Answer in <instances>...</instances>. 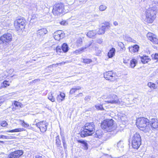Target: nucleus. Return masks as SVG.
Returning <instances> with one entry per match:
<instances>
[{
	"mask_svg": "<svg viewBox=\"0 0 158 158\" xmlns=\"http://www.w3.org/2000/svg\"><path fill=\"white\" fill-rule=\"evenodd\" d=\"M8 139L9 138L7 136L2 135H0V139Z\"/></svg>",
	"mask_w": 158,
	"mask_h": 158,
	"instance_id": "45",
	"label": "nucleus"
},
{
	"mask_svg": "<svg viewBox=\"0 0 158 158\" xmlns=\"http://www.w3.org/2000/svg\"><path fill=\"white\" fill-rule=\"evenodd\" d=\"M130 41L133 43H136V41L135 40L132 39H131V40Z\"/></svg>",
	"mask_w": 158,
	"mask_h": 158,
	"instance_id": "51",
	"label": "nucleus"
},
{
	"mask_svg": "<svg viewBox=\"0 0 158 158\" xmlns=\"http://www.w3.org/2000/svg\"><path fill=\"white\" fill-rule=\"evenodd\" d=\"M114 125V120L112 119H106L103 120L101 123V127L103 129L112 128Z\"/></svg>",
	"mask_w": 158,
	"mask_h": 158,
	"instance_id": "9",
	"label": "nucleus"
},
{
	"mask_svg": "<svg viewBox=\"0 0 158 158\" xmlns=\"http://www.w3.org/2000/svg\"><path fill=\"white\" fill-rule=\"evenodd\" d=\"M102 136V135L101 134H98L97 131H96L95 134V137L96 138H100Z\"/></svg>",
	"mask_w": 158,
	"mask_h": 158,
	"instance_id": "46",
	"label": "nucleus"
},
{
	"mask_svg": "<svg viewBox=\"0 0 158 158\" xmlns=\"http://www.w3.org/2000/svg\"><path fill=\"white\" fill-rule=\"evenodd\" d=\"M15 137H12L11 138L13 139V138H15Z\"/></svg>",
	"mask_w": 158,
	"mask_h": 158,
	"instance_id": "58",
	"label": "nucleus"
},
{
	"mask_svg": "<svg viewBox=\"0 0 158 158\" xmlns=\"http://www.w3.org/2000/svg\"><path fill=\"white\" fill-rule=\"evenodd\" d=\"M115 49L114 48H111L109 51L107 53V56L109 58H111L115 55Z\"/></svg>",
	"mask_w": 158,
	"mask_h": 158,
	"instance_id": "26",
	"label": "nucleus"
},
{
	"mask_svg": "<svg viewBox=\"0 0 158 158\" xmlns=\"http://www.w3.org/2000/svg\"><path fill=\"white\" fill-rule=\"evenodd\" d=\"M56 52L60 55L62 53H66L69 50V48L68 44L66 43L63 44L60 47L59 46H57L55 48Z\"/></svg>",
	"mask_w": 158,
	"mask_h": 158,
	"instance_id": "11",
	"label": "nucleus"
},
{
	"mask_svg": "<svg viewBox=\"0 0 158 158\" xmlns=\"http://www.w3.org/2000/svg\"><path fill=\"white\" fill-rule=\"evenodd\" d=\"M65 97V94L64 92H60L56 97L57 101L58 102H60L64 100Z\"/></svg>",
	"mask_w": 158,
	"mask_h": 158,
	"instance_id": "20",
	"label": "nucleus"
},
{
	"mask_svg": "<svg viewBox=\"0 0 158 158\" xmlns=\"http://www.w3.org/2000/svg\"><path fill=\"white\" fill-rule=\"evenodd\" d=\"M149 124L153 130L156 129L158 128V120L156 118H152L150 121Z\"/></svg>",
	"mask_w": 158,
	"mask_h": 158,
	"instance_id": "16",
	"label": "nucleus"
},
{
	"mask_svg": "<svg viewBox=\"0 0 158 158\" xmlns=\"http://www.w3.org/2000/svg\"><path fill=\"white\" fill-rule=\"evenodd\" d=\"M131 140L141 142V137L140 134L138 132L135 133L133 135Z\"/></svg>",
	"mask_w": 158,
	"mask_h": 158,
	"instance_id": "21",
	"label": "nucleus"
},
{
	"mask_svg": "<svg viewBox=\"0 0 158 158\" xmlns=\"http://www.w3.org/2000/svg\"><path fill=\"white\" fill-rule=\"evenodd\" d=\"M102 42L103 40L102 39H99L97 40V42L99 44H102Z\"/></svg>",
	"mask_w": 158,
	"mask_h": 158,
	"instance_id": "50",
	"label": "nucleus"
},
{
	"mask_svg": "<svg viewBox=\"0 0 158 158\" xmlns=\"http://www.w3.org/2000/svg\"><path fill=\"white\" fill-rule=\"evenodd\" d=\"M81 87L79 86L76 87H73L71 88L70 90L69 93L70 94H73L76 93L81 89Z\"/></svg>",
	"mask_w": 158,
	"mask_h": 158,
	"instance_id": "25",
	"label": "nucleus"
},
{
	"mask_svg": "<svg viewBox=\"0 0 158 158\" xmlns=\"http://www.w3.org/2000/svg\"><path fill=\"white\" fill-rule=\"evenodd\" d=\"M131 146L133 148L138 149L141 144V142L131 140Z\"/></svg>",
	"mask_w": 158,
	"mask_h": 158,
	"instance_id": "19",
	"label": "nucleus"
},
{
	"mask_svg": "<svg viewBox=\"0 0 158 158\" xmlns=\"http://www.w3.org/2000/svg\"><path fill=\"white\" fill-rule=\"evenodd\" d=\"M62 141L64 148L66 149L67 148V144L66 143V140L64 138L62 139Z\"/></svg>",
	"mask_w": 158,
	"mask_h": 158,
	"instance_id": "44",
	"label": "nucleus"
},
{
	"mask_svg": "<svg viewBox=\"0 0 158 158\" xmlns=\"http://www.w3.org/2000/svg\"><path fill=\"white\" fill-rule=\"evenodd\" d=\"M130 60V58L129 57H126L123 59V62L125 64L129 63Z\"/></svg>",
	"mask_w": 158,
	"mask_h": 158,
	"instance_id": "42",
	"label": "nucleus"
},
{
	"mask_svg": "<svg viewBox=\"0 0 158 158\" xmlns=\"http://www.w3.org/2000/svg\"><path fill=\"white\" fill-rule=\"evenodd\" d=\"M77 142L78 143H81L84 144V147L85 149L87 150L88 149V145L86 141L84 140H77Z\"/></svg>",
	"mask_w": 158,
	"mask_h": 158,
	"instance_id": "31",
	"label": "nucleus"
},
{
	"mask_svg": "<svg viewBox=\"0 0 158 158\" xmlns=\"http://www.w3.org/2000/svg\"><path fill=\"white\" fill-rule=\"evenodd\" d=\"M103 104H98L95 105L94 106L98 110H104L105 109Z\"/></svg>",
	"mask_w": 158,
	"mask_h": 158,
	"instance_id": "30",
	"label": "nucleus"
},
{
	"mask_svg": "<svg viewBox=\"0 0 158 158\" xmlns=\"http://www.w3.org/2000/svg\"><path fill=\"white\" fill-rule=\"evenodd\" d=\"M80 135L82 138L92 135L95 131V125L93 122L86 123L82 127Z\"/></svg>",
	"mask_w": 158,
	"mask_h": 158,
	"instance_id": "1",
	"label": "nucleus"
},
{
	"mask_svg": "<svg viewBox=\"0 0 158 158\" xmlns=\"http://www.w3.org/2000/svg\"><path fill=\"white\" fill-rule=\"evenodd\" d=\"M11 82V81L4 80L2 83L1 88H6L10 86Z\"/></svg>",
	"mask_w": 158,
	"mask_h": 158,
	"instance_id": "24",
	"label": "nucleus"
},
{
	"mask_svg": "<svg viewBox=\"0 0 158 158\" xmlns=\"http://www.w3.org/2000/svg\"><path fill=\"white\" fill-rule=\"evenodd\" d=\"M118 45L120 50L125 49V46L122 42H118Z\"/></svg>",
	"mask_w": 158,
	"mask_h": 158,
	"instance_id": "36",
	"label": "nucleus"
},
{
	"mask_svg": "<svg viewBox=\"0 0 158 158\" xmlns=\"http://www.w3.org/2000/svg\"><path fill=\"white\" fill-rule=\"evenodd\" d=\"M3 101L2 98H0V106H1V104L3 103Z\"/></svg>",
	"mask_w": 158,
	"mask_h": 158,
	"instance_id": "53",
	"label": "nucleus"
},
{
	"mask_svg": "<svg viewBox=\"0 0 158 158\" xmlns=\"http://www.w3.org/2000/svg\"><path fill=\"white\" fill-rule=\"evenodd\" d=\"M82 39L81 37L78 38L76 41V44L78 46L81 45L82 43Z\"/></svg>",
	"mask_w": 158,
	"mask_h": 158,
	"instance_id": "37",
	"label": "nucleus"
},
{
	"mask_svg": "<svg viewBox=\"0 0 158 158\" xmlns=\"http://www.w3.org/2000/svg\"><path fill=\"white\" fill-rule=\"evenodd\" d=\"M13 72L12 70L11 71L10 70H9L7 72V73H8V74L7 76L6 77H13V75L12 74V73Z\"/></svg>",
	"mask_w": 158,
	"mask_h": 158,
	"instance_id": "43",
	"label": "nucleus"
},
{
	"mask_svg": "<svg viewBox=\"0 0 158 158\" xmlns=\"http://www.w3.org/2000/svg\"><path fill=\"white\" fill-rule=\"evenodd\" d=\"M64 5L61 2L56 3L53 6L52 13L55 15H59L64 12Z\"/></svg>",
	"mask_w": 158,
	"mask_h": 158,
	"instance_id": "5",
	"label": "nucleus"
},
{
	"mask_svg": "<svg viewBox=\"0 0 158 158\" xmlns=\"http://www.w3.org/2000/svg\"><path fill=\"white\" fill-rule=\"evenodd\" d=\"M128 49L130 52L131 53H135L139 51V46L137 44H135L130 46L128 48Z\"/></svg>",
	"mask_w": 158,
	"mask_h": 158,
	"instance_id": "17",
	"label": "nucleus"
},
{
	"mask_svg": "<svg viewBox=\"0 0 158 158\" xmlns=\"http://www.w3.org/2000/svg\"><path fill=\"white\" fill-rule=\"evenodd\" d=\"M86 48V47H82L80 48H79V50H80V52L81 53L84 52L85 49Z\"/></svg>",
	"mask_w": 158,
	"mask_h": 158,
	"instance_id": "48",
	"label": "nucleus"
},
{
	"mask_svg": "<svg viewBox=\"0 0 158 158\" xmlns=\"http://www.w3.org/2000/svg\"><path fill=\"white\" fill-rule=\"evenodd\" d=\"M12 36L11 34L7 32L0 37V44L4 45H8L12 41Z\"/></svg>",
	"mask_w": 158,
	"mask_h": 158,
	"instance_id": "6",
	"label": "nucleus"
},
{
	"mask_svg": "<svg viewBox=\"0 0 158 158\" xmlns=\"http://www.w3.org/2000/svg\"><path fill=\"white\" fill-rule=\"evenodd\" d=\"M12 109H13V110H15V108H13Z\"/></svg>",
	"mask_w": 158,
	"mask_h": 158,
	"instance_id": "57",
	"label": "nucleus"
},
{
	"mask_svg": "<svg viewBox=\"0 0 158 158\" xmlns=\"http://www.w3.org/2000/svg\"><path fill=\"white\" fill-rule=\"evenodd\" d=\"M19 122H21V125L24 128H28L29 127L28 123L25 122L23 120H20Z\"/></svg>",
	"mask_w": 158,
	"mask_h": 158,
	"instance_id": "35",
	"label": "nucleus"
},
{
	"mask_svg": "<svg viewBox=\"0 0 158 158\" xmlns=\"http://www.w3.org/2000/svg\"><path fill=\"white\" fill-rule=\"evenodd\" d=\"M48 98L52 102H54L55 101V98L53 92H51L48 94Z\"/></svg>",
	"mask_w": 158,
	"mask_h": 158,
	"instance_id": "32",
	"label": "nucleus"
},
{
	"mask_svg": "<svg viewBox=\"0 0 158 158\" xmlns=\"http://www.w3.org/2000/svg\"><path fill=\"white\" fill-rule=\"evenodd\" d=\"M152 59L155 60L156 62H158V53H156L152 57Z\"/></svg>",
	"mask_w": 158,
	"mask_h": 158,
	"instance_id": "41",
	"label": "nucleus"
},
{
	"mask_svg": "<svg viewBox=\"0 0 158 158\" xmlns=\"http://www.w3.org/2000/svg\"><path fill=\"white\" fill-rule=\"evenodd\" d=\"M156 18V11L149 8L145 12V21L148 24L152 23Z\"/></svg>",
	"mask_w": 158,
	"mask_h": 158,
	"instance_id": "4",
	"label": "nucleus"
},
{
	"mask_svg": "<svg viewBox=\"0 0 158 158\" xmlns=\"http://www.w3.org/2000/svg\"><path fill=\"white\" fill-rule=\"evenodd\" d=\"M147 37L153 44H158V37L156 35L152 33L148 32L147 34Z\"/></svg>",
	"mask_w": 158,
	"mask_h": 158,
	"instance_id": "13",
	"label": "nucleus"
},
{
	"mask_svg": "<svg viewBox=\"0 0 158 158\" xmlns=\"http://www.w3.org/2000/svg\"><path fill=\"white\" fill-rule=\"evenodd\" d=\"M103 24L99 27L97 31V33L98 35H103L105 34L106 29H109L110 27V24L109 22H105L102 23Z\"/></svg>",
	"mask_w": 158,
	"mask_h": 158,
	"instance_id": "12",
	"label": "nucleus"
},
{
	"mask_svg": "<svg viewBox=\"0 0 158 158\" xmlns=\"http://www.w3.org/2000/svg\"><path fill=\"white\" fill-rule=\"evenodd\" d=\"M0 143H4V142L3 141H2L0 140Z\"/></svg>",
	"mask_w": 158,
	"mask_h": 158,
	"instance_id": "55",
	"label": "nucleus"
},
{
	"mask_svg": "<svg viewBox=\"0 0 158 158\" xmlns=\"http://www.w3.org/2000/svg\"><path fill=\"white\" fill-rule=\"evenodd\" d=\"M74 52L76 54H78L81 53V52H80V50L79 49L75 50L74 51Z\"/></svg>",
	"mask_w": 158,
	"mask_h": 158,
	"instance_id": "47",
	"label": "nucleus"
},
{
	"mask_svg": "<svg viewBox=\"0 0 158 158\" xmlns=\"http://www.w3.org/2000/svg\"><path fill=\"white\" fill-rule=\"evenodd\" d=\"M0 126L2 127H6L8 125V124L6 121L5 120L2 121L0 123Z\"/></svg>",
	"mask_w": 158,
	"mask_h": 158,
	"instance_id": "38",
	"label": "nucleus"
},
{
	"mask_svg": "<svg viewBox=\"0 0 158 158\" xmlns=\"http://www.w3.org/2000/svg\"><path fill=\"white\" fill-rule=\"evenodd\" d=\"M23 153V151L22 150H16L10 153L7 158H19Z\"/></svg>",
	"mask_w": 158,
	"mask_h": 158,
	"instance_id": "15",
	"label": "nucleus"
},
{
	"mask_svg": "<svg viewBox=\"0 0 158 158\" xmlns=\"http://www.w3.org/2000/svg\"><path fill=\"white\" fill-rule=\"evenodd\" d=\"M64 35L65 34L63 31L58 30L54 33L53 37L56 40L59 41L64 38Z\"/></svg>",
	"mask_w": 158,
	"mask_h": 158,
	"instance_id": "14",
	"label": "nucleus"
},
{
	"mask_svg": "<svg viewBox=\"0 0 158 158\" xmlns=\"http://www.w3.org/2000/svg\"><path fill=\"white\" fill-rule=\"evenodd\" d=\"M137 60L135 59H132L131 61L130 62V66L132 68H134L136 64L137 63Z\"/></svg>",
	"mask_w": 158,
	"mask_h": 158,
	"instance_id": "34",
	"label": "nucleus"
},
{
	"mask_svg": "<svg viewBox=\"0 0 158 158\" xmlns=\"http://www.w3.org/2000/svg\"><path fill=\"white\" fill-rule=\"evenodd\" d=\"M82 94V93H79V94L77 95V96H79V95L80 94Z\"/></svg>",
	"mask_w": 158,
	"mask_h": 158,
	"instance_id": "56",
	"label": "nucleus"
},
{
	"mask_svg": "<svg viewBox=\"0 0 158 158\" xmlns=\"http://www.w3.org/2000/svg\"><path fill=\"white\" fill-rule=\"evenodd\" d=\"M113 24L115 26H117L118 25V23L117 21L114 22Z\"/></svg>",
	"mask_w": 158,
	"mask_h": 158,
	"instance_id": "52",
	"label": "nucleus"
},
{
	"mask_svg": "<svg viewBox=\"0 0 158 158\" xmlns=\"http://www.w3.org/2000/svg\"><path fill=\"white\" fill-rule=\"evenodd\" d=\"M106 8V6L103 5H100L99 7V9L101 11L105 10Z\"/></svg>",
	"mask_w": 158,
	"mask_h": 158,
	"instance_id": "40",
	"label": "nucleus"
},
{
	"mask_svg": "<svg viewBox=\"0 0 158 158\" xmlns=\"http://www.w3.org/2000/svg\"><path fill=\"white\" fill-rule=\"evenodd\" d=\"M35 158H43L42 156H36Z\"/></svg>",
	"mask_w": 158,
	"mask_h": 158,
	"instance_id": "54",
	"label": "nucleus"
},
{
	"mask_svg": "<svg viewBox=\"0 0 158 158\" xmlns=\"http://www.w3.org/2000/svg\"><path fill=\"white\" fill-rule=\"evenodd\" d=\"M13 104L17 108H22L23 107V105L21 102L17 101H14Z\"/></svg>",
	"mask_w": 158,
	"mask_h": 158,
	"instance_id": "33",
	"label": "nucleus"
},
{
	"mask_svg": "<svg viewBox=\"0 0 158 158\" xmlns=\"http://www.w3.org/2000/svg\"><path fill=\"white\" fill-rule=\"evenodd\" d=\"M147 85L151 89H155L157 88V87L156 84L151 82H148V83Z\"/></svg>",
	"mask_w": 158,
	"mask_h": 158,
	"instance_id": "29",
	"label": "nucleus"
},
{
	"mask_svg": "<svg viewBox=\"0 0 158 158\" xmlns=\"http://www.w3.org/2000/svg\"><path fill=\"white\" fill-rule=\"evenodd\" d=\"M97 34V32L94 30H90L87 32L86 34V35L88 37L90 38H94L96 35Z\"/></svg>",
	"mask_w": 158,
	"mask_h": 158,
	"instance_id": "23",
	"label": "nucleus"
},
{
	"mask_svg": "<svg viewBox=\"0 0 158 158\" xmlns=\"http://www.w3.org/2000/svg\"><path fill=\"white\" fill-rule=\"evenodd\" d=\"M25 131V129L23 128H17L10 130H8L6 131V132H18Z\"/></svg>",
	"mask_w": 158,
	"mask_h": 158,
	"instance_id": "27",
	"label": "nucleus"
},
{
	"mask_svg": "<svg viewBox=\"0 0 158 158\" xmlns=\"http://www.w3.org/2000/svg\"><path fill=\"white\" fill-rule=\"evenodd\" d=\"M56 140V144L57 147L62 148V146L61 145V140L60 139V136L59 135H57L55 138Z\"/></svg>",
	"mask_w": 158,
	"mask_h": 158,
	"instance_id": "28",
	"label": "nucleus"
},
{
	"mask_svg": "<svg viewBox=\"0 0 158 158\" xmlns=\"http://www.w3.org/2000/svg\"><path fill=\"white\" fill-rule=\"evenodd\" d=\"M140 59L141 62L143 64L147 63L151 60L150 57L146 55H143L141 56Z\"/></svg>",
	"mask_w": 158,
	"mask_h": 158,
	"instance_id": "22",
	"label": "nucleus"
},
{
	"mask_svg": "<svg viewBox=\"0 0 158 158\" xmlns=\"http://www.w3.org/2000/svg\"><path fill=\"white\" fill-rule=\"evenodd\" d=\"M27 21L23 17L17 18L14 22L13 25L16 31H21L24 30L27 24Z\"/></svg>",
	"mask_w": 158,
	"mask_h": 158,
	"instance_id": "3",
	"label": "nucleus"
},
{
	"mask_svg": "<svg viewBox=\"0 0 158 158\" xmlns=\"http://www.w3.org/2000/svg\"><path fill=\"white\" fill-rule=\"evenodd\" d=\"M150 120L148 118L143 117H138L136 118L135 124L140 130L144 132H147L150 130L149 126Z\"/></svg>",
	"mask_w": 158,
	"mask_h": 158,
	"instance_id": "2",
	"label": "nucleus"
},
{
	"mask_svg": "<svg viewBox=\"0 0 158 158\" xmlns=\"http://www.w3.org/2000/svg\"><path fill=\"white\" fill-rule=\"evenodd\" d=\"M48 33V31L45 28H42L38 30L37 32V35L38 36L43 37Z\"/></svg>",
	"mask_w": 158,
	"mask_h": 158,
	"instance_id": "18",
	"label": "nucleus"
},
{
	"mask_svg": "<svg viewBox=\"0 0 158 158\" xmlns=\"http://www.w3.org/2000/svg\"><path fill=\"white\" fill-rule=\"evenodd\" d=\"M66 23V21H64V20H63V21H61L60 22V24L61 25H65Z\"/></svg>",
	"mask_w": 158,
	"mask_h": 158,
	"instance_id": "49",
	"label": "nucleus"
},
{
	"mask_svg": "<svg viewBox=\"0 0 158 158\" xmlns=\"http://www.w3.org/2000/svg\"><path fill=\"white\" fill-rule=\"evenodd\" d=\"M103 77L106 80L112 82L117 79L118 76L116 72L111 70L104 73Z\"/></svg>",
	"mask_w": 158,
	"mask_h": 158,
	"instance_id": "7",
	"label": "nucleus"
},
{
	"mask_svg": "<svg viewBox=\"0 0 158 158\" xmlns=\"http://www.w3.org/2000/svg\"><path fill=\"white\" fill-rule=\"evenodd\" d=\"M107 98L108 100L105 102L108 104H119L120 102L117 95L114 94H111L108 96Z\"/></svg>",
	"mask_w": 158,
	"mask_h": 158,
	"instance_id": "8",
	"label": "nucleus"
},
{
	"mask_svg": "<svg viewBox=\"0 0 158 158\" xmlns=\"http://www.w3.org/2000/svg\"><path fill=\"white\" fill-rule=\"evenodd\" d=\"M36 126L40 130L42 133H44L47 130L48 123L46 121H40L35 124Z\"/></svg>",
	"mask_w": 158,
	"mask_h": 158,
	"instance_id": "10",
	"label": "nucleus"
},
{
	"mask_svg": "<svg viewBox=\"0 0 158 158\" xmlns=\"http://www.w3.org/2000/svg\"><path fill=\"white\" fill-rule=\"evenodd\" d=\"M92 61L91 59H83V63L86 64H88L92 62Z\"/></svg>",
	"mask_w": 158,
	"mask_h": 158,
	"instance_id": "39",
	"label": "nucleus"
}]
</instances>
